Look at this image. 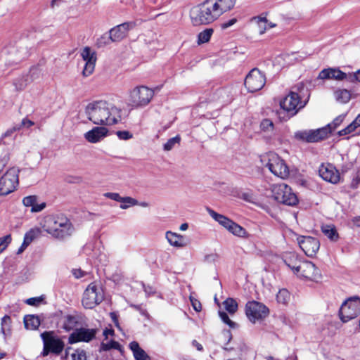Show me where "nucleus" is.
<instances>
[{
  "mask_svg": "<svg viewBox=\"0 0 360 360\" xmlns=\"http://www.w3.org/2000/svg\"><path fill=\"white\" fill-rule=\"evenodd\" d=\"M321 79H335L342 81L346 79L348 81V75L336 68H328L322 70L318 76Z\"/></svg>",
  "mask_w": 360,
  "mask_h": 360,
  "instance_id": "obj_20",
  "label": "nucleus"
},
{
  "mask_svg": "<svg viewBox=\"0 0 360 360\" xmlns=\"http://www.w3.org/2000/svg\"><path fill=\"white\" fill-rule=\"evenodd\" d=\"M319 172L320 176L326 181L332 184H337L340 181V173L331 164L327 165H321L319 167Z\"/></svg>",
  "mask_w": 360,
  "mask_h": 360,
  "instance_id": "obj_17",
  "label": "nucleus"
},
{
  "mask_svg": "<svg viewBox=\"0 0 360 360\" xmlns=\"http://www.w3.org/2000/svg\"><path fill=\"white\" fill-rule=\"evenodd\" d=\"M269 314V308L257 301H249L245 304V314L250 321L255 323L257 321L264 319Z\"/></svg>",
  "mask_w": 360,
  "mask_h": 360,
  "instance_id": "obj_10",
  "label": "nucleus"
},
{
  "mask_svg": "<svg viewBox=\"0 0 360 360\" xmlns=\"http://www.w3.org/2000/svg\"><path fill=\"white\" fill-rule=\"evenodd\" d=\"M104 299L101 287L95 283H90L83 294L82 304L86 309H93Z\"/></svg>",
  "mask_w": 360,
  "mask_h": 360,
  "instance_id": "obj_9",
  "label": "nucleus"
},
{
  "mask_svg": "<svg viewBox=\"0 0 360 360\" xmlns=\"http://www.w3.org/2000/svg\"><path fill=\"white\" fill-rule=\"evenodd\" d=\"M266 84V76L258 68H252L245 78L244 84L248 92L261 90Z\"/></svg>",
  "mask_w": 360,
  "mask_h": 360,
  "instance_id": "obj_12",
  "label": "nucleus"
},
{
  "mask_svg": "<svg viewBox=\"0 0 360 360\" xmlns=\"http://www.w3.org/2000/svg\"><path fill=\"white\" fill-rule=\"evenodd\" d=\"M219 316L221 318V321L224 323L227 324L230 328H235L237 326V323L229 319L226 312L223 311H219Z\"/></svg>",
  "mask_w": 360,
  "mask_h": 360,
  "instance_id": "obj_45",
  "label": "nucleus"
},
{
  "mask_svg": "<svg viewBox=\"0 0 360 360\" xmlns=\"http://www.w3.org/2000/svg\"><path fill=\"white\" fill-rule=\"evenodd\" d=\"M262 165L275 176L285 178L290 174V171L285 161L275 153H269L262 156Z\"/></svg>",
  "mask_w": 360,
  "mask_h": 360,
  "instance_id": "obj_4",
  "label": "nucleus"
},
{
  "mask_svg": "<svg viewBox=\"0 0 360 360\" xmlns=\"http://www.w3.org/2000/svg\"><path fill=\"white\" fill-rule=\"evenodd\" d=\"M78 317L74 315L68 314L63 316V328L65 331L73 330L78 324Z\"/></svg>",
  "mask_w": 360,
  "mask_h": 360,
  "instance_id": "obj_32",
  "label": "nucleus"
},
{
  "mask_svg": "<svg viewBox=\"0 0 360 360\" xmlns=\"http://www.w3.org/2000/svg\"><path fill=\"white\" fill-rule=\"evenodd\" d=\"M321 231L331 241H337L339 239V234L333 224H325L321 226Z\"/></svg>",
  "mask_w": 360,
  "mask_h": 360,
  "instance_id": "obj_30",
  "label": "nucleus"
},
{
  "mask_svg": "<svg viewBox=\"0 0 360 360\" xmlns=\"http://www.w3.org/2000/svg\"><path fill=\"white\" fill-rule=\"evenodd\" d=\"M301 99V96L297 91H290L280 101V106L283 111L278 112L279 119L281 121H287L295 115L307 103V101L302 102Z\"/></svg>",
  "mask_w": 360,
  "mask_h": 360,
  "instance_id": "obj_3",
  "label": "nucleus"
},
{
  "mask_svg": "<svg viewBox=\"0 0 360 360\" xmlns=\"http://www.w3.org/2000/svg\"><path fill=\"white\" fill-rule=\"evenodd\" d=\"M37 195H28L22 199V203L25 207H31L32 212H39L42 211L46 206V202H42L39 204L37 203Z\"/></svg>",
  "mask_w": 360,
  "mask_h": 360,
  "instance_id": "obj_24",
  "label": "nucleus"
},
{
  "mask_svg": "<svg viewBox=\"0 0 360 360\" xmlns=\"http://www.w3.org/2000/svg\"><path fill=\"white\" fill-rule=\"evenodd\" d=\"M154 96V91L145 86L136 87L131 93L130 101L134 107L147 105Z\"/></svg>",
  "mask_w": 360,
  "mask_h": 360,
  "instance_id": "obj_13",
  "label": "nucleus"
},
{
  "mask_svg": "<svg viewBox=\"0 0 360 360\" xmlns=\"http://www.w3.org/2000/svg\"><path fill=\"white\" fill-rule=\"evenodd\" d=\"M348 81L354 82H360V70L356 71L354 73L348 74Z\"/></svg>",
  "mask_w": 360,
  "mask_h": 360,
  "instance_id": "obj_52",
  "label": "nucleus"
},
{
  "mask_svg": "<svg viewBox=\"0 0 360 360\" xmlns=\"http://www.w3.org/2000/svg\"><path fill=\"white\" fill-rule=\"evenodd\" d=\"M18 172L16 168H10L0 178V195H6L15 189L19 184Z\"/></svg>",
  "mask_w": 360,
  "mask_h": 360,
  "instance_id": "obj_11",
  "label": "nucleus"
},
{
  "mask_svg": "<svg viewBox=\"0 0 360 360\" xmlns=\"http://www.w3.org/2000/svg\"><path fill=\"white\" fill-rule=\"evenodd\" d=\"M95 64L96 62L87 61L85 63V65L82 71V75L84 77H88L93 73L95 68Z\"/></svg>",
  "mask_w": 360,
  "mask_h": 360,
  "instance_id": "obj_46",
  "label": "nucleus"
},
{
  "mask_svg": "<svg viewBox=\"0 0 360 360\" xmlns=\"http://www.w3.org/2000/svg\"><path fill=\"white\" fill-rule=\"evenodd\" d=\"M115 333L114 330L112 328H105L103 330V335L105 336V339L108 338V336L109 335H113Z\"/></svg>",
  "mask_w": 360,
  "mask_h": 360,
  "instance_id": "obj_60",
  "label": "nucleus"
},
{
  "mask_svg": "<svg viewBox=\"0 0 360 360\" xmlns=\"http://www.w3.org/2000/svg\"><path fill=\"white\" fill-rule=\"evenodd\" d=\"M34 124V123L32 120H29L27 118H24L21 121V123L18 124V126L20 127V128L21 129L24 127H26V128H30L32 126H33Z\"/></svg>",
  "mask_w": 360,
  "mask_h": 360,
  "instance_id": "obj_55",
  "label": "nucleus"
},
{
  "mask_svg": "<svg viewBox=\"0 0 360 360\" xmlns=\"http://www.w3.org/2000/svg\"><path fill=\"white\" fill-rule=\"evenodd\" d=\"M223 304L225 309L230 314H234L238 310V303L233 298H227L224 301Z\"/></svg>",
  "mask_w": 360,
  "mask_h": 360,
  "instance_id": "obj_35",
  "label": "nucleus"
},
{
  "mask_svg": "<svg viewBox=\"0 0 360 360\" xmlns=\"http://www.w3.org/2000/svg\"><path fill=\"white\" fill-rule=\"evenodd\" d=\"M97 329L95 328H77L69 336L68 343L75 344L78 342H89L95 338Z\"/></svg>",
  "mask_w": 360,
  "mask_h": 360,
  "instance_id": "obj_15",
  "label": "nucleus"
},
{
  "mask_svg": "<svg viewBox=\"0 0 360 360\" xmlns=\"http://www.w3.org/2000/svg\"><path fill=\"white\" fill-rule=\"evenodd\" d=\"M190 300H191V304H192L194 310L196 311H200L202 309L201 303L198 300H196L192 297H190Z\"/></svg>",
  "mask_w": 360,
  "mask_h": 360,
  "instance_id": "obj_54",
  "label": "nucleus"
},
{
  "mask_svg": "<svg viewBox=\"0 0 360 360\" xmlns=\"http://www.w3.org/2000/svg\"><path fill=\"white\" fill-rule=\"evenodd\" d=\"M354 126L356 127H360V114L357 115V117L352 122Z\"/></svg>",
  "mask_w": 360,
  "mask_h": 360,
  "instance_id": "obj_64",
  "label": "nucleus"
},
{
  "mask_svg": "<svg viewBox=\"0 0 360 360\" xmlns=\"http://www.w3.org/2000/svg\"><path fill=\"white\" fill-rule=\"evenodd\" d=\"M190 18L193 26L209 25L219 18L212 4L209 0L192 7Z\"/></svg>",
  "mask_w": 360,
  "mask_h": 360,
  "instance_id": "obj_2",
  "label": "nucleus"
},
{
  "mask_svg": "<svg viewBox=\"0 0 360 360\" xmlns=\"http://www.w3.org/2000/svg\"><path fill=\"white\" fill-rule=\"evenodd\" d=\"M180 135L171 138L163 145V150L165 151H169L174 148L176 144H179L181 141Z\"/></svg>",
  "mask_w": 360,
  "mask_h": 360,
  "instance_id": "obj_42",
  "label": "nucleus"
},
{
  "mask_svg": "<svg viewBox=\"0 0 360 360\" xmlns=\"http://www.w3.org/2000/svg\"><path fill=\"white\" fill-rule=\"evenodd\" d=\"M336 100L342 103H347L351 98V94L347 89H341L336 91L335 93Z\"/></svg>",
  "mask_w": 360,
  "mask_h": 360,
  "instance_id": "obj_37",
  "label": "nucleus"
},
{
  "mask_svg": "<svg viewBox=\"0 0 360 360\" xmlns=\"http://www.w3.org/2000/svg\"><path fill=\"white\" fill-rule=\"evenodd\" d=\"M42 300L41 297H31L26 300V303L29 305L37 306L38 305Z\"/></svg>",
  "mask_w": 360,
  "mask_h": 360,
  "instance_id": "obj_53",
  "label": "nucleus"
},
{
  "mask_svg": "<svg viewBox=\"0 0 360 360\" xmlns=\"http://www.w3.org/2000/svg\"><path fill=\"white\" fill-rule=\"evenodd\" d=\"M290 299V294L286 289H281L276 295V300L278 303L287 304Z\"/></svg>",
  "mask_w": 360,
  "mask_h": 360,
  "instance_id": "obj_38",
  "label": "nucleus"
},
{
  "mask_svg": "<svg viewBox=\"0 0 360 360\" xmlns=\"http://www.w3.org/2000/svg\"><path fill=\"white\" fill-rule=\"evenodd\" d=\"M111 349H117L121 352L122 346L118 342L115 340H111L110 342L107 343L102 342L101 345V351H108Z\"/></svg>",
  "mask_w": 360,
  "mask_h": 360,
  "instance_id": "obj_43",
  "label": "nucleus"
},
{
  "mask_svg": "<svg viewBox=\"0 0 360 360\" xmlns=\"http://www.w3.org/2000/svg\"><path fill=\"white\" fill-rule=\"evenodd\" d=\"M223 334L225 336L226 338H228V341H227V343L228 344L231 340L232 339V334L231 333V331L229 330H224L223 332Z\"/></svg>",
  "mask_w": 360,
  "mask_h": 360,
  "instance_id": "obj_63",
  "label": "nucleus"
},
{
  "mask_svg": "<svg viewBox=\"0 0 360 360\" xmlns=\"http://www.w3.org/2000/svg\"><path fill=\"white\" fill-rule=\"evenodd\" d=\"M331 134V124L316 129L302 130L295 133L294 137L298 141L307 143H316L328 138Z\"/></svg>",
  "mask_w": 360,
  "mask_h": 360,
  "instance_id": "obj_6",
  "label": "nucleus"
},
{
  "mask_svg": "<svg viewBox=\"0 0 360 360\" xmlns=\"http://www.w3.org/2000/svg\"><path fill=\"white\" fill-rule=\"evenodd\" d=\"M283 260L295 274H298L300 273V266H301L302 262L297 254L295 252H287L283 255Z\"/></svg>",
  "mask_w": 360,
  "mask_h": 360,
  "instance_id": "obj_22",
  "label": "nucleus"
},
{
  "mask_svg": "<svg viewBox=\"0 0 360 360\" xmlns=\"http://www.w3.org/2000/svg\"><path fill=\"white\" fill-rule=\"evenodd\" d=\"M345 115H340L336 117L331 124V132L335 130L338 126L341 124L345 119Z\"/></svg>",
  "mask_w": 360,
  "mask_h": 360,
  "instance_id": "obj_51",
  "label": "nucleus"
},
{
  "mask_svg": "<svg viewBox=\"0 0 360 360\" xmlns=\"http://www.w3.org/2000/svg\"><path fill=\"white\" fill-rule=\"evenodd\" d=\"M192 345L195 347H196V349L198 350V351H202L203 350V347L202 345L199 343L197 340H194L192 341Z\"/></svg>",
  "mask_w": 360,
  "mask_h": 360,
  "instance_id": "obj_61",
  "label": "nucleus"
},
{
  "mask_svg": "<svg viewBox=\"0 0 360 360\" xmlns=\"http://www.w3.org/2000/svg\"><path fill=\"white\" fill-rule=\"evenodd\" d=\"M1 333L4 335L5 341L11 336V318L8 315H5L1 318Z\"/></svg>",
  "mask_w": 360,
  "mask_h": 360,
  "instance_id": "obj_27",
  "label": "nucleus"
},
{
  "mask_svg": "<svg viewBox=\"0 0 360 360\" xmlns=\"http://www.w3.org/2000/svg\"><path fill=\"white\" fill-rule=\"evenodd\" d=\"M214 32L212 28H207L203 31L200 32L198 35V44L208 42Z\"/></svg>",
  "mask_w": 360,
  "mask_h": 360,
  "instance_id": "obj_36",
  "label": "nucleus"
},
{
  "mask_svg": "<svg viewBox=\"0 0 360 360\" xmlns=\"http://www.w3.org/2000/svg\"><path fill=\"white\" fill-rule=\"evenodd\" d=\"M40 324V319L37 315L30 314L24 317V325L27 329L36 330Z\"/></svg>",
  "mask_w": 360,
  "mask_h": 360,
  "instance_id": "obj_31",
  "label": "nucleus"
},
{
  "mask_svg": "<svg viewBox=\"0 0 360 360\" xmlns=\"http://www.w3.org/2000/svg\"><path fill=\"white\" fill-rule=\"evenodd\" d=\"M108 129L103 127H95L84 134V138L90 143H97L107 136Z\"/></svg>",
  "mask_w": 360,
  "mask_h": 360,
  "instance_id": "obj_21",
  "label": "nucleus"
},
{
  "mask_svg": "<svg viewBox=\"0 0 360 360\" xmlns=\"http://www.w3.org/2000/svg\"><path fill=\"white\" fill-rule=\"evenodd\" d=\"M85 113L94 124L101 126L115 124L120 117L117 108L102 100L89 103L85 108Z\"/></svg>",
  "mask_w": 360,
  "mask_h": 360,
  "instance_id": "obj_1",
  "label": "nucleus"
},
{
  "mask_svg": "<svg viewBox=\"0 0 360 360\" xmlns=\"http://www.w3.org/2000/svg\"><path fill=\"white\" fill-rule=\"evenodd\" d=\"M71 356L72 360H86V352L81 349H77Z\"/></svg>",
  "mask_w": 360,
  "mask_h": 360,
  "instance_id": "obj_48",
  "label": "nucleus"
},
{
  "mask_svg": "<svg viewBox=\"0 0 360 360\" xmlns=\"http://www.w3.org/2000/svg\"><path fill=\"white\" fill-rule=\"evenodd\" d=\"M73 275L75 278H82L84 276L83 272L80 269H74L73 270Z\"/></svg>",
  "mask_w": 360,
  "mask_h": 360,
  "instance_id": "obj_62",
  "label": "nucleus"
},
{
  "mask_svg": "<svg viewBox=\"0 0 360 360\" xmlns=\"http://www.w3.org/2000/svg\"><path fill=\"white\" fill-rule=\"evenodd\" d=\"M104 196L115 201L123 202L124 204L120 205L121 209H127L130 205H136L138 203L136 199L131 197H122L117 193H105Z\"/></svg>",
  "mask_w": 360,
  "mask_h": 360,
  "instance_id": "obj_23",
  "label": "nucleus"
},
{
  "mask_svg": "<svg viewBox=\"0 0 360 360\" xmlns=\"http://www.w3.org/2000/svg\"><path fill=\"white\" fill-rule=\"evenodd\" d=\"M237 22V19L236 18H231L228 21H226L221 25V27L222 30H226L229 27L233 25Z\"/></svg>",
  "mask_w": 360,
  "mask_h": 360,
  "instance_id": "obj_57",
  "label": "nucleus"
},
{
  "mask_svg": "<svg viewBox=\"0 0 360 360\" xmlns=\"http://www.w3.org/2000/svg\"><path fill=\"white\" fill-rule=\"evenodd\" d=\"M41 234V229L34 227L25 233L24 238L31 243L35 238L39 237Z\"/></svg>",
  "mask_w": 360,
  "mask_h": 360,
  "instance_id": "obj_39",
  "label": "nucleus"
},
{
  "mask_svg": "<svg viewBox=\"0 0 360 360\" xmlns=\"http://www.w3.org/2000/svg\"><path fill=\"white\" fill-rule=\"evenodd\" d=\"M272 196L277 202L288 206H295L299 202L291 187L285 184L275 185L272 189Z\"/></svg>",
  "mask_w": 360,
  "mask_h": 360,
  "instance_id": "obj_7",
  "label": "nucleus"
},
{
  "mask_svg": "<svg viewBox=\"0 0 360 360\" xmlns=\"http://www.w3.org/2000/svg\"><path fill=\"white\" fill-rule=\"evenodd\" d=\"M360 314V297H352L345 300L339 310V316L344 323L355 319Z\"/></svg>",
  "mask_w": 360,
  "mask_h": 360,
  "instance_id": "obj_8",
  "label": "nucleus"
},
{
  "mask_svg": "<svg viewBox=\"0 0 360 360\" xmlns=\"http://www.w3.org/2000/svg\"><path fill=\"white\" fill-rule=\"evenodd\" d=\"M356 129V126H354V124L351 122L347 127H346L345 129L339 131L338 132V136H342L345 135H347L351 134L352 132L354 131Z\"/></svg>",
  "mask_w": 360,
  "mask_h": 360,
  "instance_id": "obj_49",
  "label": "nucleus"
},
{
  "mask_svg": "<svg viewBox=\"0 0 360 360\" xmlns=\"http://www.w3.org/2000/svg\"><path fill=\"white\" fill-rule=\"evenodd\" d=\"M12 238L10 234L0 238V253L6 249L8 245L11 243Z\"/></svg>",
  "mask_w": 360,
  "mask_h": 360,
  "instance_id": "obj_47",
  "label": "nucleus"
},
{
  "mask_svg": "<svg viewBox=\"0 0 360 360\" xmlns=\"http://www.w3.org/2000/svg\"><path fill=\"white\" fill-rule=\"evenodd\" d=\"M116 134L121 140H129L133 137V134L129 131H117Z\"/></svg>",
  "mask_w": 360,
  "mask_h": 360,
  "instance_id": "obj_50",
  "label": "nucleus"
},
{
  "mask_svg": "<svg viewBox=\"0 0 360 360\" xmlns=\"http://www.w3.org/2000/svg\"><path fill=\"white\" fill-rule=\"evenodd\" d=\"M206 210L208 214L220 225L224 227L226 229H228L232 220L225 215L221 214L213 210L212 208L207 207Z\"/></svg>",
  "mask_w": 360,
  "mask_h": 360,
  "instance_id": "obj_26",
  "label": "nucleus"
},
{
  "mask_svg": "<svg viewBox=\"0 0 360 360\" xmlns=\"http://www.w3.org/2000/svg\"><path fill=\"white\" fill-rule=\"evenodd\" d=\"M20 130V127L18 126V124H15V126H13V127L8 129L3 135L4 137H8V136H12V134L17 131H19Z\"/></svg>",
  "mask_w": 360,
  "mask_h": 360,
  "instance_id": "obj_58",
  "label": "nucleus"
},
{
  "mask_svg": "<svg viewBox=\"0 0 360 360\" xmlns=\"http://www.w3.org/2000/svg\"><path fill=\"white\" fill-rule=\"evenodd\" d=\"M56 228H57L56 231H53L52 234L54 238L64 239L71 235L72 224L70 220L66 217H58Z\"/></svg>",
  "mask_w": 360,
  "mask_h": 360,
  "instance_id": "obj_16",
  "label": "nucleus"
},
{
  "mask_svg": "<svg viewBox=\"0 0 360 360\" xmlns=\"http://www.w3.org/2000/svg\"><path fill=\"white\" fill-rule=\"evenodd\" d=\"M30 244V243H29L27 240H25L24 238L22 245H20V247L18 248V250L17 251V254L22 253Z\"/></svg>",
  "mask_w": 360,
  "mask_h": 360,
  "instance_id": "obj_59",
  "label": "nucleus"
},
{
  "mask_svg": "<svg viewBox=\"0 0 360 360\" xmlns=\"http://www.w3.org/2000/svg\"><path fill=\"white\" fill-rule=\"evenodd\" d=\"M300 267V271L297 275L307 279L314 281L320 276L319 269L312 262L304 261L302 262Z\"/></svg>",
  "mask_w": 360,
  "mask_h": 360,
  "instance_id": "obj_19",
  "label": "nucleus"
},
{
  "mask_svg": "<svg viewBox=\"0 0 360 360\" xmlns=\"http://www.w3.org/2000/svg\"><path fill=\"white\" fill-rule=\"evenodd\" d=\"M58 216H47L45 217L44 224L43 225V229L44 231L51 235L53 234V231H56V221H58Z\"/></svg>",
  "mask_w": 360,
  "mask_h": 360,
  "instance_id": "obj_33",
  "label": "nucleus"
},
{
  "mask_svg": "<svg viewBox=\"0 0 360 360\" xmlns=\"http://www.w3.org/2000/svg\"><path fill=\"white\" fill-rule=\"evenodd\" d=\"M110 316L113 321L115 326L116 328H117L119 330H121V327L118 321V314L115 311H112L110 313Z\"/></svg>",
  "mask_w": 360,
  "mask_h": 360,
  "instance_id": "obj_56",
  "label": "nucleus"
},
{
  "mask_svg": "<svg viewBox=\"0 0 360 360\" xmlns=\"http://www.w3.org/2000/svg\"><path fill=\"white\" fill-rule=\"evenodd\" d=\"M30 82L32 81L28 75H22L13 81V85L15 86L17 91H21L24 89Z\"/></svg>",
  "mask_w": 360,
  "mask_h": 360,
  "instance_id": "obj_34",
  "label": "nucleus"
},
{
  "mask_svg": "<svg viewBox=\"0 0 360 360\" xmlns=\"http://www.w3.org/2000/svg\"><path fill=\"white\" fill-rule=\"evenodd\" d=\"M135 27L134 22H125L110 30L109 33L112 38V41H120L127 34L128 32Z\"/></svg>",
  "mask_w": 360,
  "mask_h": 360,
  "instance_id": "obj_18",
  "label": "nucleus"
},
{
  "mask_svg": "<svg viewBox=\"0 0 360 360\" xmlns=\"http://www.w3.org/2000/svg\"><path fill=\"white\" fill-rule=\"evenodd\" d=\"M259 127L261 131L264 133L272 134L274 129V124L271 120L264 119L261 122Z\"/></svg>",
  "mask_w": 360,
  "mask_h": 360,
  "instance_id": "obj_40",
  "label": "nucleus"
},
{
  "mask_svg": "<svg viewBox=\"0 0 360 360\" xmlns=\"http://www.w3.org/2000/svg\"><path fill=\"white\" fill-rule=\"evenodd\" d=\"M129 347L135 360H151V357L140 347L138 342L132 341L129 343Z\"/></svg>",
  "mask_w": 360,
  "mask_h": 360,
  "instance_id": "obj_25",
  "label": "nucleus"
},
{
  "mask_svg": "<svg viewBox=\"0 0 360 360\" xmlns=\"http://www.w3.org/2000/svg\"><path fill=\"white\" fill-rule=\"evenodd\" d=\"M166 238L168 243L174 247L181 248L185 245V243L184 242V237L181 235L177 234L176 233L169 231H167Z\"/></svg>",
  "mask_w": 360,
  "mask_h": 360,
  "instance_id": "obj_28",
  "label": "nucleus"
},
{
  "mask_svg": "<svg viewBox=\"0 0 360 360\" xmlns=\"http://www.w3.org/2000/svg\"><path fill=\"white\" fill-rule=\"evenodd\" d=\"M227 230L230 233L238 237L248 238L250 236V234L243 227H242L240 225L238 224L233 220L231 222L230 225L229 226Z\"/></svg>",
  "mask_w": 360,
  "mask_h": 360,
  "instance_id": "obj_29",
  "label": "nucleus"
},
{
  "mask_svg": "<svg viewBox=\"0 0 360 360\" xmlns=\"http://www.w3.org/2000/svg\"><path fill=\"white\" fill-rule=\"evenodd\" d=\"M40 336L44 346L41 352L43 356H46L51 353L59 355L64 349V342L56 335L54 331H44Z\"/></svg>",
  "mask_w": 360,
  "mask_h": 360,
  "instance_id": "obj_5",
  "label": "nucleus"
},
{
  "mask_svg": "<svg viewBox=\"0 0 360 360\" xmlns=\"http://www.w3.org/2000/svg\"><path fill=\"white\" fill-rule=\"evenodd\" d=\"M81 56L83 58V60L85 62L89 61V62H96V56L95 52H91V50L89 47L86 46L82 53Z\"/></svg>",
  "mask_w": 360,
  "mask_h": 360,
  "instance_id": "obj_41",
  "label": "nucleus"
},
{
  "mask_svg": "<svg viewBox=\"0 0 360 360\" xmlns=\"http://www.w3.org/2000/svg\"><path fill=\"white\" fill-rule=\"evenodd\" d=\"M110 42H113L112 37L110 36V33H105L97 39L96 46L98 48H102L109 44Z\"/></svg>",
  "mask_w": 360,
  "mask_h": 360,
  "instance_id": "obj_44",
  "label": "nucleus"
},
{
  "mask_svg": "<svg viewBox=\"0 0 360 360\" xmlns=\"http://www.w3.org/2000/svg\"><path fill=\"white\" fill-rule=\"evenodd\" d=\"M297 240L300 248L308 257H314L320 248V242L316 238L300 236Z\"/></svg>",
  "mask_w": 360,
  "mask_h": 360,
  "instance_id": "obj_14",
  "label": "nucleus"
}]
</instances>
